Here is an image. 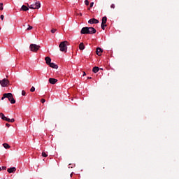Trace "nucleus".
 Wrapping results in <instances>:
<instances>
[{"mask_svg": "<svg viewBox=\"0 0 179 179\" xmlns=\"http://www.w3.org/2000/svg\"><path fill=\"white\" fill-rule=\"evenodd\" d=\"M0 10H3V3H0Z\"/></svg>", "mask_w": 179, "mask_h": 179, "instance_id": "412c9836", "label": "nucleus"}, {"mask_svg": "<svg viewBox=\"0 0 179 179\" xmlns=\"http://www.w3.org/2000/svg\"><path fill=\"white\" fill-rule=\"evenodd\" d=\"M71 177H72V173L71 174Z\"/></svg>", "mask_w": 179, "mask_h": 179, "instance_id": "a19ab883", "label": "nucleus"}, {"mask_svg": "<svg viewBox=\"0 0 179 179\" xmlns=\"http://www.w3.org/2000/svg\"><path fill=\"white\" fill-rule=\"evenodd\" d=\"M88 23H90V24H97L99 20L96 18H92L88 21Z\"/></svg>", "mask_w": 179, "mask_h": 179, "instance_id": "0eeeda50", "label": "nucleus"}, {"mask_svg": "<svg viewBox=\"0 0 179 179\" xmlns=\"http://www.w3.org/2000/svg\"><path fill=\"white\" fill-rule=\"evenodd\" d=\"M96 52V55H99V57H100V55H101V54L103 53V49H101V48H97Z\"/></svg>", "mask_w": 179, "mask_h": 179, "instance_id": "1a4fd4ad", "label": "nucleus"}, {"mask_svg": "<svg viewBox=\"0 0 179 179\" xmlns=\"http://www.w3.org/2000/svg\"><path fill=\"white\" fill-rule=\"evenodd\" d=\"M103 24H106V23H107V17L104 16L102 17V22Z\"/></svg>", "mask_w": 179, "mask_h": 179, "instance_id": "dca6fc26", "label": "nucleus"}, {"mask_svg": "<svg viewBox=\"0 0 179 179\" xmlns=\"http://www.w3.org/2000/svg\"><path fill=\"white\" fill-rule=\"evenodd\" d=\"M8 173H15L16 171V167H11L7 169Z\"/></svg>", "mask_w": 179, "mask_h": 179, "instance_id": "9d476101", "label": "nucleus"}, {"mask_svg": "<svg viewBox=\"0 0 179 179\" xmlns=\"http://www.w3.org/2000/svg\"><path fill=\"white\" fill-rule=\"evenodd\" d=\"M3 148H5V149H10V145H9V144L5 143L3 144Z\"/></svg>", "mask_w": 179, "mask_h": 179, "instance_id": "f3484780", "label": "nucleus"}, {"mask_svg": "<svg viewBox=\"0 0 179 179\" xmlns=\"http://www.w3.org/2000/svg\"><path fill=\"white\" fill-rule=\"evenodd\" d=\"M56 31H57V29H53L50 31H51V33L54 34V33H55Z\"/></svg>", "mask_w": 179, "mask_h": 179, "instance_id": "c85d7f7f", "label": "nucleus"}, {"mask_svg": "<svg viewBox=\"0 0 179 179\" xmlns=\"http://www.w3.org/2000/svg\"><path fill=\"white\" fill-rule=\"evenodd\" d=\"M85 3L87 6H89V0H85Z\"/></svg>", "mask_w": 179, "mask_h": 179, "instance_id": "b1692460", "label": "nucleus"}, {"mask_svg": "<svg viewBox=\"0 0 179 179\" xmlns=\"http://www.w3.org/2000/svg\"><path fill=\"white\" fill-rule=\"evenodd\" d=\"M93 5H94V2L90 3V8H93Z\"/></svg>", "mask_w": 179, "mask_h": 179, "instance_id": "cd10ccee", "label": "nucleus"}, {"mask_svg": "<svg viewBox=\"0 0 179 179\" xmlns=\"http://www.w3.org/2000/svg\"><path fill=\"white\" fill-rule=\"evenodd\" d=\"M7 99H8L10 103H11V104H15V103H16V100H15V99L13 98V94H12V93H7Z\"/></svg>", "mask_w": 179, "mask_h": 179, "instance_id": "423d86ee", "label": "nucleus"}, {"mask_svg": "<svg viewBox=\"0 0 179 179\" xmlns=\"http://www.w3.org/2000/svg\"><path fill=\"white\" fill-rule=\"evenodd\" d=\"M0 118H1V120H3V121H5L6 117L5 116V115L2 113H0Z\"/></svg>", "mask_w": 179, "mask_h": 179, "instance_id": "a211bd4d", "label": "nucleus"}, {"mask_svg": "<svg viewBox=\"0 0 179 179\" xmlns=\"http://www.w3.org/2000/svg\"><path fill=\"white\" fill-rule=\"evenodd\" d=\"M68 41H64L60 43V44L59 45V48H60V51H62V52H66L67 50H68Z\"/></svg>", "mask_w": 179, "mask_h": 179, "instance_id": "f03ea898", "label": "nucleus"}, {"mask_svg": "<svg viewBox=\"0 0 179 179\" xmlns=\"http://www.w3.org/2000/svg\"><path fill=\"white\" fill-rule=\"evenodd\" d=\"M33 29L32 26L29 25L28 28L27 29V30H31Z\"/></svg>", "mask_w": 179, "mask_h": 179, "instance_id": "393cba45", "label": "nucleus"}, {"mask_svg": "<svg viewBox=\"0 0 179 179\" xmlns=\"http://www.w3.org/2000/svg\"><path fill=\"white\" fill-rule=\"evenodd\" d=\"M83 76H86V73L85 72L83 73Z\"/></svg>", "mask_w": 179, "mask_h": 179, "instance_id": "c9c22d12", "label": "nucleus"}, {"mask_svg": "<svg viewBox=\"0 0 179 179\" xmlns=\"http://www.w3.org/2000/svg\"><path fill=\"white\" fill-rule=\"evenodd\" d=\"M0 30H1V27H0Z\"/></svg>", "mask_w": 179, "mask_h": 179, "instance_id": "79ce46f5", "label": "nucleus"}, {"mask_svg": "<svg viewBox=\"0 0 179 179\" xmlns=\"http://www.w3.org/2000/svg\"><path fill=\"white\" fill-rule=\"evenodd\" d=\"M36 90V88L34 87H31V88L30 89V92H33Z\"/></svg>", "mask_w": 179, "mask_h": 179, "instance_id": "5701e85b", "label": "nucleus"}, {"mask_svg": "<svg viewBox=\"0 0 179 179\" xmlns=\"http://www.w3.org/2000/svg\"><path fill=\"white\" fill-rule=\"evenodd\" d=\"M42 156H43V157H47V156H48V155H47V153H45V152H43Z\"/></svg>", "mask_w": 179, "mask_h": 179, "instance_id": "4be33fe9", "label": "nucleus"}, {"mask_svg": "<svg viewBox=\"0 0 179 179\" xmlns=\"http://www.w3.org/2000/svg\"><path fill=\"white\" fill-rule=\"evenodd\" d=\"M0 85L2 87H8L9 85V80L4 78L0 80Z\"/></svg>", "mask_w": 179, "mask_h": 179, "instance_id": "39448f33", "label": "nucleus"}, {"mask_svg": "<svg viewBox=\"0 0 179 179\" xmlns=\"http://www.w3.org/2000/svg\"><path fill=\"white\" fill-rule=\"evenodd\" d=\"M20 10H23L24 12H27L29 10V7L25 5L22 6Z\"/></svg>", "mask_w": 179, "mask_h": 179, "instance_id": "ddd939ff", "label": "nucleus"}, {"mask_svg": "<svg viewBox=\"0 0 179 179\" xmlns=\"http://www.w3.org/2000/svg\"><path fill=\"white\" fill-rule=\"evenodd\" d=\"M110 8H112V9H114L115 8V5L111 4Z\"/></svg>", "mask_w": 179, "mask_h": 179, "instance_id": "c756f323", "label": "nucleus"}, {"mask_svg": "<svg viewBox=\"0 0 179 179\" xmlns=\"http://www.w3.org/2000/svg\"><path fill=\"white\" fill-rule=\"evenodd\" d=\"M6 125L8 127V128H9V127H10V124L9 123H6Z\"/></svg>", "mask_w": 179, "mask_h": 179, "instance_id": "72a5a7b5", "label": "nucleus"}, {"mask_svg": "<svg viewBox=\"0 0 179 179\" xmlns=\"http://www.w3.org/2000/svg\"><path fill=\"white\" fill-rule=\"evenodd\" d=\"M101 27L102 30H105V27H107V24L101 23Z\"/></svg>", "mask_w": 179, "mask_h": 179, "instance_id": "aec40b11", "label": "nucleus"}, {"mask_svg": "<svg viewBox=\"0 0 179 179\" xmlns=\"http://www.w3.org/2000/svg\"><path fill=\"white\" fill-rule=\"evenodd\" d=\"M28 8H29V9H39V8L41 6V3H40V1H37L36 3L34 4H31V5H29V3H27Z\"/></svg>", "mask_w": 179, "mask_h": 179, "instance_id": "7ed1b4c3", "label": "nucleus"}, {"mask_svg": "<svg viewBox=\"0 0 179 179\" xmlns=\"http://www.w3.org/2000/svg\"><path fill=\"white\" fill-rule=\"evenodd\" d=\"M8 93L3 94L1 98V100H3L4 99H8Z\"/></svg>", "mask_w": 179, "mask_h": 179, "instance_id": "6ab92c4d", "label": "nucleus"}, {"mask_svg": "<svg viewBox=\"0 0 179 179\" xmlns=\"http://www.w3.org/2000/svg\"><path fill=\"white\" fill-rule=\"evenodd\" d=\"M97 31L94 27H83L80 31V34H94Z\"/></svg>", "mask_w": 179, "mask_h": 179, "instance_id": "f257e3e1", "label": "nucleus"}, {"mask_svg": "<svg viewBox=\"0 0 179 179\" xmlns=\"http://www.w3.org/2000/svg\"><path fill=\"white\" fill-rule=\"evenodd\" d=\"M100 71V68L97 67V66H94L92 69V71L94 72V73H97V72Z\"/></svg>", "mask_w": 179, "mask_h": 179, "instance_id": "2eb2a0df", "label": "nucleus"}, {"mask_svg": "<svg viewBox=\"0 0 179 179\" xmlns=\"http://www.w3.org/2000/svg\"><path fill=\"white\" fill-rule=\"evenodd\" d=\"M41 103H42L43 104H44V102L45 101V100L44 99H42L41 100Z\"/></svg>", "mask_w": 179, "mask_h": 179, "instance_id": "7c9ffc66", "label": "nucleus"}, {"mask_svg": "<svg viewBox=\"0 0 179 179\" xmlns=\"http://www.w3.org/2000/svg\"><path fill=\"white\" fill-rule=\"evenodd\" d=\"M41 47L38 45H36V44H31L29 45V49L31 51H32L33 52H37V51H38L40 50Z\"/></svg>", "mask_w": 179, "mask_h": 179, "instance_id": "20e7f679", "label": "nucleus"}, {"mask_svg": "<svg viewBox=\"0 0 179 179\" xmlns=\"http://www.w3.org/2000/svg\"><path fill=\"white\" fill-rule=\"evenodd\" d=\"M2 171V168L0 167V171Z\"/></svg>", "mask_w": 179, "mask_h": 179, "instance_id": "4c0bfd02", "label": "nucleus"}, {"mask_svg": "<svg viewBox=\"0 0 179 179\" xmlns=\"http://www.w3.org/2000/svg\"><path fill=\"white\" fill-rule=\"evenodd\" d=\"M49 66H50V68H53V69H58V65L55 64V63H50Z\"/></svg>", "mask_w": 179, "mask_h": 179, "instance_id": "f8f14e48", "label": "nucleus"}, {"mask_svg": "<svg viewBox=\"0 0 179 179\" xmlns=\"http://www.w3.org/2000/svg\"><path fill=\"white\" fill-rule=\"evenodd\" d=\"M4 121H7V122H10V119L6 117Z\"/></svg>", "mask_w": 179, "mask_h": 179, "instance_id": "bb28decb", "label": "nucleus"}, {"mask_svg": "<svg viewBox=\"0 0 179 179\" xmlns=\"http://www.w3.org/2000/svg\"><path fill=\"white\" fill-rule=\"evenodd\" d=\"M101 69V71H103V69Z\"/></svg>", "mask_w": 179, "mask_h": 179, "instance_id": "ea45409f", "label": "nucleus"}, {"mask_svg": "<svg viewBox=\"0 0 179 179\" xmlns=\"http://www.w3.org/2000/svg\"><path fill=\"white\" fill-rule=\"evenodd\" d=\"M2 170H6V166H2Z\"/></svg>", "mask_w": 179, "mask_h": 179, "instance_id": "f704fd0d", "label": "nucleus"}, {"mask_svg": "<svg viewBox=\"0 0 179 179\" xmlns=\"http://www.w3.org/2000/svg\"><path fill=\"white\" fill-rule=\"evenodd\" d=\"M87 79H92V77H87Z\"/></svg>", "mask_w": 179, "mask_h": 179, "instance_id": "e433bc0d", "label": "nucleus"}, {"mask_svg": "<svg viewBox=\"0 0 179 179\" xmlns=\"http://www.w3.org/2000/svg\"><path fill=\"white\" fill-rule=\"evenodd\" d=\"M10 122H15V120L13 118L10 119Z\"/></svg>", "mask_w": 179, "mask_h": 179, "instance_id": "2f4dec72", "label": "nucleus"}, {"mask_svg": "<svg viewBox=\"0 0 179 179\" xmlns=\"http://www.w3.org/2000/svg\"><path fill=\"white\" fill-rule=\"evenodd\" d=\"M0 18L1 19V20H3V15H1L0 16Z\"/></svg>", "mask_w": 179, "mask_h": 179, "instance_id": "473e14b6", "label": "nucleus"}, {"mask_svg": "<svg viewBox=\"0 0 179 179\" xmlns=\"http://www.w3.org/2000/svg\"><path fill=\"white\" fill-rule=\"evenodd\" d=\"M22 96H26V91L22 90Z\"/></svg>", "mask_w": 179, "mask_h": 179, "instance_id": "a878e982", "label": "nucleus"}, {"mask_svg": "<svg viewBox=\"0 0 179 179\" xmlns=\"http://www.w3.org/2000/svg\"><path fill=\"white\" fill-rule=\"evenodd\" d=\"M79 50H80L81 51H83V50H85V44L83 42L80 43L79 45Z\"/></svg>", "mask_w": 179, "mask_h": 179, "instance_id": "4468645a", "label": "nucleus"}, {"mask_svg": "<svg viewBox=\"0 0 179 179\" xmlns=\"http://www.w3.org/2000/svg\"><path fill=\"white\" fill-rule=\"evenodd\" d=\"M58 82V80L57 79H55V78H49V83L51 84V85H55L56 83Z\"/></svg>", "mask_w": 179, "mask_h": 179, "instance_id": "6e6552de", "label": "nucleus"}, {"mask_svg": "<svg viewBox=\"0 0 179 179\" xmlns=\"http://www.w3.org/2000/svg\"><path fill=\"white\" fill-rule=\"evenodd\" d=\"M45 61L47 65H50V64H51V57H46L45 58Z\"/></svg>", "mask_w": 179, "mask_h": 179, "instance_id": "9b49d317", "label": "nucleus"}, {"mask_svg": "<svg viewBox=\"0 0 179 179\" xmlns=\"http://www.w3.org/2000/svg\"><path fill=\"white\" fill-rule=\"evenodd\" d=\"M79 15H80V16H82V13H80Z\"/></svg>", "mask_w": 179, "mask_h": 179, "instance_id": "58836bf2", "label": "nucleus"}]
</instances>
